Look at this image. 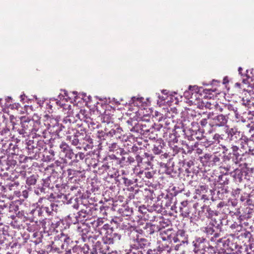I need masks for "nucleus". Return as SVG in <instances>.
<instances>
[{
  "label": "nucleus",
  "instance_id": "f257e3e1",
  "mask_svg": "<svg viewBox=\"0 0 254 254\" xmlns=\"http://www.w3.org/2000/svg\"><path fill=\"white\" fill-rule=\"evenodd\" d=\"M100 234H104L103 241L105 247L107 248L106 244H113L119 242L121 236L119 234L114 232L112 228L108 224H104L101 228Z\"/></svg>",
  "mask_w": 254,
  "mask_h": 254
},
{
  "label": "nucleus",
  "instance_id": "f03ea898",
  "mask_svg": "<svg viewBox=\"0 0 254 254\" xmlns=\"http://www.w3.org/2000/svg\"><path fill=\"white\" fill-rule=\"evenodd\" d=\"M129 238L130 245L134 249H142L148 244L147 240L135 229L130 231Z\"/></svg>",
  "mask_w": 254,
  "mask_h": 254
},
{
  "label": "nucleus",
  "instance_id": "7ed1b4c3",
  "mask_svg": "<svg viewBox=\"0 0 254 254\" xmlns=\"http://www.w3.org/2000/svg\"><path fill=\"white\" fill-rule=\"evenodd\" d=\"M69 241V238L63 233L58 235L52 242L50 247L51 251L53 252H57L59 254L62 253L64 249L65 243L67 244Z\"/></svg>",
  "mask_w": 254,
  "mask_h": 254
},
{
  "label": "nucleus",
  "instance_id": "20e7f679",
  "mask_svg": "<svg viewBox=\"0 0 254 254\" xmlns=\"http://www.w3.org/2000/svg\"><path fill=\"white\" fill-rule=\"evenodd\" d=\"M213 116L212 113H208L207 114V117L210 120L209 125L212 127H220L227 126V123L228 122V118L227 116H224L222 114Z\"/></svg>",
  "mask_w": 254,
  "mask_h": 254
},
{
  "label": "nucleus",
  "instance_id": "39448f33",
  "mask_svg": "<svg viewBox=\"0 0 254 254\" xmlns=\"http://www.w3.org/2000/svg\"><path fill=\"white\" fill-rule=\"evenodd\" d=\"M33 120H28L23 121L21 123L20 128H18V131L20 134L28 135L32 133V124L33 123Z\"/></svg>",
  "mask_w": 254,
  "mask_h": 254
},
{
  "label": "nucleus",
  "instance_id": "423d86ee",
  "mask_svg": "<svg viewBox=\"0 0 254 254\" xmlns=\"http://www.w3.org/2000/svg\"><path fill=\"white\" fill-rule=\"evenodd\" d=\"M224 129L228 137L230 140L236 141L239 138H240V131H238L236 127L230 128L228 126H226Z\"/></svg>",
  "mask_w": 254,
  "mask_h": 254
},
{
  "label": "nucleus",
  "instance_id": "0eeeda50",
  "mask_svg": "<svg viewBox=\"0 0 254 254\" xmlns=\"http://www.w3.org/2000/svg\"><path fill=\"white\" fill-rule=\"evenodd\" d=\"M207 242L202 238H197L193 242V251L195 253L205 251Z\"/></svg>",
  "mask_w": 254,
  "mask_h": 254
},
{
  "label": "nucleus",
  "instance_id": "6e6552de",
  "mask_svg": "<svg viewBox=\"0 0 254 254\" xmlns=\"http://www.w3.org/2000/svg\"><path fill=\"white\" fill-rule=\"evenodd\" d=\"M172 241H163L159 240L158 241L157 249L159 252H166L167 253H170L172 251Z\"/></svg>",
  "mask_w": 254,
  "mask_h": 254
},
{
  "label": "nucleus",
  "instance_id": "1a4fd4ad",
  "mask_svg": "<svg viewBox=\"0 0 254 254\" xmlns=\"http://www.w3.org/2000/svg\"><path fill=\"white\" fill-rule=\"evenodd\" d=\"M173 242L175 243L179 242L180 245L187 243L188 238L186 236L185 232L184 230H179L177 233H174Z\"/></svg>",
  "mask_w": 254,
  "mask_h": 254
},
{
  "label": "nucleus",
  "instance_id": "9d476101",
  "mask_svg": "<svg viewBox=\"0 0 254 254\" xmlns=\"http://www.w3.org/2000/svg\"><path fill=\"white\" fill-rule=\"evenodd\" d=\"M174 232L171 229L162 230L160 231L159 237L161 240L173 241Z\"/></svg>",
  "mask_w": 254,
  "mask_h": 254
},
{
  "label": "nucleus",
  "instance_id": "9b49d317",
  "mask_svg": "<svg viewBox=\"0 0 254 254\" xmlns=\"http://www.w3.org/2000/svg\"><path fill=\"white\" fill-rule=\"evenodd\" d=\"M62 125L59 124L56 120H54L52 124H49L48 129L50 132L59 136V133L62 129Z\"/></svg>",
  "mask_w": 254,
  "mask_h": 254
},
{
  "label": "nucleus",
  "instance_id": "f8f14e48",
  "mask_svg": "<svg viewBox=\"0 0 254 254\" xmlns=\"http://www.w3.org/2000/svg\"><path fill=\"white\" fill-rule=\"evenodd\" d=\"M199 88L197 86H190L189 90L185 92V96L188 98H193V96L197 98V95L199 92Z\"/></svg>",
  "mask_w": 254,
  "mask_h": 254
},
{
  "label": "nucleus",
  "instance_id": "ddd939ff",
  "mask_svg": "<svg viewBox=\"0 0 254 254\" xmlns=\"http://www.w3.org/2000/svg\"><path fill=\"white\" fill-rule=\"evenodd\" d=\"M33 124H32V133H35L38 136H41L44 133V129L40 126V123L38 121L33 120Z\"/></svg>",
  "mask_w": 254,
  "mask_h": 254
},
{
  "label": "nucleus",
  "instance_id": "4468645a",
  "mask_svg": "<svg viewBox=\"0 0 254 254\" xmlns=\"http://www.w3.org/2000/svg\"><path fill=\"white\" fill-rule=\"evenodd\" d=\"M213 212V211H211L209 207L203 206L201 207V210L198 211V218L202 220L204 218L205 216L209 217Z\"/></svg>",
  "mask_w": 254,
  "mask_h": 254
},
{
  "label": "nucleus",
  "instance_id": "2eb2a0df",
  "mask_svg": "<svg viewBox=\"0 0 254 254\" xmlns=\"http://www.w3.org/2000/svg\"><path fill=\"white\" fill-rule=\"evenodd\" d=\"M149 155L147 153H144L142 156L136 155L135 158L137 162V165L140 166L143 163H146L148 165H150V162L149 161Z\"/></svg>",
  "mask_w": 254,
  "mask_h": 254
},
{
  "label": "nucleus",
  "instance_id": "dca6fc26",
  "mask_svg": "<svg viewBox=\"0 0 254 254\" xmlns=\"http://www.w3.org/2000/svg\"><path fill=\"white\" fill-rule=\"evenodd\" d=\"M237 230L240 233V235L238 236V239L240 240L245 239L246 240L249 241L251 236V234L249 232L247 231L245 229H242V227L239 225H237Z\"/></svg>",
  "mask_w": 254,
  "mask_h": 254
},
{
  "label": "nucleus",
  "instance_id": "f3484780",
  "mask_svg": "<svg viewBox=\"0 0 254 254\" xmlns=\"http://www.w3.org/2000/svg\"><path fill=\"white\" fill-rule=\"evenodd\" d=\"M44 201L46 204H49L50 206H42L47 213L50 214L52 211L56 210L57 205L55 203L51 202L49 200L46 198L41 199V201Z\"/></svg>",
  "mask_w": 254,
  "mask_h": 254
},
{
  "label": "nucleus",
  "instance_id": "a211bd4d",
  "mask_svg": "<svg viewBox=\"0 0 254 254\" xmlns=\"http://www.w3.org/2000/svg\"><path fill=\"white\" fill-rule=\"evenodd\" d=\"M164 146V143L162 140H157L154 144L152 149L153 153L155 154H160L163 152L162 149Z\"/></svg>",
  "mask_w": 254,
  "mask_h": 254
},
{
  "label": "nucleus",
  "instance_id": "6ab92c4d",
  "mask_svg": "<svg viewBox=\"0 0 254 254\" xmlns=\"http://www.w3.org/2000/svg\"><path fill=\"white\" fill-rule=\"evenodd\" d=\"M247 145L245 152L251 155H254V141L249 139L247 140Z\"/></svg>",
  "mask_w": 254,
  "mask_h": 254
},
{
  "label": "nucleus",
  "instance_id": "aec40b11",
  "mask_svg": "<svg viewBox=\"0 0 254 254\" xmlns=\"http://www.w3.org/2000/svg\"><path fill=\"white\" fill-rule=\"evenodd\" d=\"M98 251L103 253V254H107L106 252H104L103 251H101L98 242L95 245L92 246V248H90L89 254H97Z\"/></svg>",
  "mask_w": 254,
  "mask_h": 254
},
{
  "label": "nucleus",
  "instance_id": "412c9836",
  "mask_svg": "<svg viewBox=\"0 0 254 254\" xmlns=\"http://www.w3.org/2000/svg\"><path fill=\"white\" fill-rule=\"evenodd\" d=\"M102 121L104 123L109 124L113 122V118L112 116L109 113L108 111H106L103 114L102 117Z\"/></svg>",
  "mask_w": 254,
  "mask_h": 254
},
{
  "label": "nucleus",
  "instance_id": "4be33fe9",
  "mask_svg": "<svg viewBox=\"0 0 254 254\" xmlns=\"http://www.w3.org/2000/svg\"><path fill=\"white\" fill-rule=\"evenodd\" d=\"M224 107L225 109H227L230 112L233 113L236 119L239 118V115L237 111V108L234 107L233 105L230 104L225 105Z\"/></svg>",
  "mask_w": 254,
  "mask_h": 254
},
{
  "label": "nucleus",
  "instance_id": "5701e85b",
  "mask_svg": "<svg viewBox=\"0 0 254 254\" xmlns=\"http://www.w3.org/2000/svg\"><path fill=\"white\" fill-rule=\"evenodd\" d=\"M191 208L188 206L185 208H180L181 215L184 218H188L190 216Z\"/></svg>",
  "mask_w": 254,
  "mask_h": 254
},
{
  "label": "nucleus",
  "instance_id": "b1692460",
  "mask_svg": "<svg viewBox=\"0 0 254 254\" xmlns=\"http://www.w3.org/2000/svg\"><path fill=\"white\" fill-rule=\"evenodd\" d=\"M231 148L232 149L233 155L236 157V160L235 163H237L241 160V157H240L241 154L238 152L239 147L236 145H233Z\"/></svg>",
  "mask_w": 254,
  "mask_h": 254
},
{
  "label": "nucleus",
  "instance_id": "393cba45",
  "mask_svg": "<svg viewBox=\"0 0 254 254\" xmlns=\"http://www.w3.org/2000/svg\"><path fill=\"white\" fill-rule=\"evenodd\" d=\"M65 254H82V251L78 247H74L67 251Z\"/></svg>",
  "mask_w": 254,
  "mask_h": 254
},
{
  "label": "nucleus",
  "instance_id": "a878e982",
  "mask_svg": "<svg viewBox=\"0 0 254 254\" xmlns=\"http://www.w3.org/2000/svg\"><path fill=\"white\" fill-rule=\"evenodd\" d=\"M247 140L248 139L244 137H240L238 140V143L240 144L241 148L243 149L244 151H245L247 146Z\"/></svg>",
  "mask_w": 254,
  "mask_h": 254
},
{
  "label": "nucleus",
  "instance_id": "bb28decb",
  "mask_svg": "<svg viewBox=\"0 0 254 254\" xmlns=\"http://www.w3.org/2000/svg\"><path fill=\"white\" fill-rule=\"evenodd\" d=\"M206 192L207 189L205 186H201L195 190L196 194L199 195H201L202 193H205Z\"/></svg>",
  "mask_w": 254,
  "mask_h": 254
},
{
  "label": "nucleus",
  "instance_id": "cd10ccee",
  "mask_svg": "<svg viewBox=\"0 0 254 254\" xmlns=\"http://www.w3.org/2000/svg\"><path fill=\"white\" fill-rule=\"evenodd\" d=\"M143 100V98H136L135 97H133L131 98V100L130 101V103L133 104L134 106H139V103H141L142 102V100Z\"/></svg>",
  "mask_w": 254,
  "mask_h": 254
},
{
  "label": "nucleus",
  "instance_id": "c85d7f7f",
  "mask_svg": "<svg viewBox=\"0 0 254 254\" xmlns=\"http://www.w3.org/2000/svg\"><path fill=\"white\" fill-rule=\"evenodd\" d=\"M67 138L71 141L72 144L75 146L78 145L79 140L76 135L68 136Z\"/></svg>",
  "mask_w": 254,
  "mask_h": 254
},
{
  "label": "nucleus",
  "instance_id": "c756f323",
  "mask_svg": "<svg viewBox=\"0 0 254 254\" xmlns=\"http://www.w3.org/2000/svg\"><path fill=\"white\" fill-rule=\"evenodd\" d=\"M26 183L29 185H35L36 183V179L34 176H31L27 179Z\"/></svg>",
  "mask_w": 254,
  "mask_h": 254
},
{
  "label": "nucleus",
  "instance_id": "7c9ffc66",
  "mask_svg": "<svg viewBox=\"0 0 254 254\" xmlns=\"http://www.w3.org/2000/svg\"><path fill=\"white\" fill-rule=\"evenodd\" d=\"M60 147L62 151H63L64 153L66 152L67 151H68L70 148H69V146L65 142H62L60 145Z\"/></svg>",
  "mask_w": 254,
  "mask_h": 254
},
{
  "label": "nucleus",
  "instance_id": "2f4dec72",
  "mask_svg": "<svg viewBox=\"0 0 254 254\" xmlns=\"http://www.w3.org/2000/svg\"><path fill=\"white\" fill-rule=\"evenodd\" d=\"M204 231L207 235H212L214 232V227L213 226H207L205 228Z\"/></svg>",
  "mask_w": 254,
  "mask_h": 254
},
{
  "label": "nucleus",
  "instance_id": "473e14b6",
  "mask_svg": "<svg viewBox=\"0 0 254 254\" xmlns=\"http://www.w3.org/2000/svg\"><path fill=\"white\" fill-rule=\"evenodd\" d=\"M191 149L194 150H196V152L198 155L201 154L202 153L203 150L202 149L198 147V143H195L193 146L191 147Z\"/></svg>",
  "mask_w": 254,
  "mask_h": 254
},
{
  "label": "nucleus",
  "instance_id": "72a5a7b5",
  "mask_svg": "<svg viewBox=\"0 0 254 254\" xmlns=\"http://www.w3.org/2000/svg\"><path fill=\"white\" fill-rule=\"evenodd\" d=\"M90 248L89 245L84 244L82 248L81 249L82 253L83 252L84 254H89Z\"/></svg>",
  "mask_w": 254,
  "mask_h": 254
},
{
  "label": "nucleus",
  "instance_id": "f704fd0d",
  "mask_svg": "<svg viewBox=\"0 0 254 254\" xmlns=\"http://www.w3.org/2000/svg\"><path fill=\"white\" fill-rule=\"evenodd\" d=\"M215 104V102H214V101H212V102H207L205 104V107L206 108L213 109H214Z\"/></svg>",
  "mask_w": 254,
  "mask_h": 254
},
{
  "label": "nucleus",
  "instance_id": "c9c22d12",
  "mask_svg": "<svg viewBox=\"0 0 254 254\" xmlns=\"http://www.w3.org/2000/svg\"><path fill=\"white\" fill-rule=\"evenodd\" d=\"M65 157L68 159H72L74 155V153L71 149H70L68 151L65 152Z\"/></svg>",
  "mask_w": 254,
  "mask_h": 254
},
{
  "label": "nucleus",
  "instance_id": "e433bc0d",
  "mask_svg": "<svg viewBox=\"0 0 254 254\" xmlns=\"http://www.w3.org/2000/svg\"><path fill=\"white\" fill-rule=\"evenodd\" d=\"M85 110H81L80 111V112L79 114H77L76 116L78 117V118L79 119H80V120H83L85 118V115H84V113H85Z\"/></svg>",
  "mask_w": 254,
  "mask_h": 254
},
{
  "label": "nucleus",
  "instance_id": "4c0bfd02",
  "mask_svg": "<svg viewBox=\"0 0 254 254\" xmlns=\"http://www.w3.org/2000/svg\"><path fill=\"white\" fill-rule=\"evenodd\" d=\"M48 223L49 224H51L52 229H53V230H55V228H57L60 224V221H57V222H56L55 223H54V222H52V221H49Z\"/></svg>",
  "mask_w": 254,
  "mask_h": 254
},
{
  "label": "nucleus",
  "instance_id": "58836bf2",
  "mask_svg": "<svg viewBox=\"0 0 254 254\" xmlns=\"http://www.w3.org/2000/svg\"><path fill=\"white\" fill-rule=\"evenodd\" d=\"M214 109H215L216 111L222 112L223 111V109L222 107H221L218 104L215 102V106L214 107Z\"/></svg>",
  "mask_w": 254,
  "mask_h": 254
},
{
  "label": "nucleus",
  "instance_id": "ea45409f",
  "mask_svg": "<svg viewBox=\"0 0 254 254\" xmlns=\"http://www.w3.org/2000/svg\"><path fill=\"white\" fill-rule=\"evenodd\" d=\"M9 203H4L3 201L0 200V208L1 209H3L4 208H6L8 206Z\"/></svg>",
  "mask_w": 254,
  "mask_h": 254
},
{
  "label": "nucleus",
  "instance_id": "a19ab883",
  "mask_svg": "<svg viewBox=\"0 0 254 254\" xmlns=\"http://www.w3.org/2000/svg\"><path fill=\"white\" fill-rule=\"evenodd\" d=\"M200 124L202 127H205L207 124V119L206 118L202 119L200 121Z\"/></svg>",
  "mask_w": 254,
  "mask_h": 254
},
{
  "label": "nucleus",
  "instance_id": "79ce46f5",
  "mask_svg": "<svg viewBox=\"0 0 254 254\" xmlns=\"http://www.w3.org/2000/svg\"><path fill=\"white\" fill-rule=\"evenodd\" d=\"M188 206V202L187 201H184L181 202L180 208H185Z\"/></svg>",
  "mask_w": 254,
  "mask_h": 254
},
{
  "label": "nucleus",
  "instance_id": "37998d69",
  "mask_svg": "<svg viewBox=\"0 0 254 254\" xmlns=\"http://www.w3.org/2000/svg\"><path fill=\"white\" fill-rule=\"evenodd\" d=\"M213 139L215 140L219 141L220 139H222V137L221 136V135L219 134L216 133L214 134L213 136Z\"/></svg>",
  "mask_w": 254,
  "mask_h": 254
},
{
  "label": "nucleus",
  "instance_id": "c03bdc74",
  "mask_svg": "<svg viewBox=\"0 0 254 254\" xmlns=\"http://www.w3.org/2000/svg\"><path fill=\"white\" fill-rule=\"evenodd\" d=\"M134 161V159L133 157H132L131 156H128L127 157V162H128L129 163L131 164V163L133 162Z\"/></svg>",
  "mask_w": 254,
  "mask_h": 254
},
{
  "label": "nucleus",
  "instance_id": "a18cd8bd",
  "mask_svg": "<svg viewBox=\"0 0 254 254\" xmlns=\"http://www.w3.org/2000/svg\"><path fill=\"white\" fill-rule=\"evenodd\" d=\"M200 197H201V199H203L204 200H208V198L207 197V196H206V195H205L204 193H202L201 195H200Z\"/></svg>",
  "mask_w": 254,
  "mask_h": 254
},
{
  "label": "nucleus",
  "instance_id": "49530a36",
  "mask_svg": "<svg viewBox=\"0 0 254 254\" xmlns=\"http://www.w3.org/2000/svg\"><path fill=\"white\" fill-rule=\"evenodd\" d=\"M145 176L147 178H150L152 177L151 173L150 172H145Z\"/></svg>",
  "mask_w": 254,
  "mask_h": 254
},
{
  "label": "nucleus",
  "instance_id": "de8ad7c7",
  "mask_svg": "<svg viewBox=\"0 0 254 254\" xmlns=\"http://www.w3.org/2000/svg\"><path fill=\"white\" fill-rule=\"evenodd\" d=\"M96 223H97L96 226L97 227H99L101 226V223H103V222H102V220L98 219Z\"/></svg>",
  "mask_w": 254,
  "mask_h": 254
},
{
  "label": "nucleus",
  "instance_id": "09e8293b",
  "mask_svg": "<svg viewBox=\"0 0 254 254\" xmlns=\"http://www.w3.org/2000/svg\"><path fill=\"white\" fill-rule=\"evenodd\" d=\"M116 131L115 129H111L109 133L112 136L115 134Z\"/></svg>",
  "mask_w": 254,
  "mask_h": 254
},
{
  "label": "nucleus",
  "instance_id": "8fccbe9b",
  "mask_svg": "<svg viewBox=\"0 0 254 254\" xmlns=\"http://www.w3.org/2000/svg\"><path fill=\"white\" fill-rule=\"evenodd\" d=\"M240 190L239 189H237V190H235L234 191V193H235L236 194H239L240 193Z\"/></svg>",
  "mask_w": 254,
  "mask_h": 254
},
{
  "label": "nucleus",
  "instance_id": "3c124183",
  "mask_svg": "<svg viewBox=\"0 0 254 254\" xmlns=\"http://www.w3.org/2000/svg\"><path fill=\"white\" fill-rule=\"evenodd\" d=\"M151 227H152V226L150 224H146L144 228L145 229H147L148 228H151Z\"/></svg>",
  "mask_w": 254,
  "mask_h": 254
},
{
  "label": "nucleus",
  "instance_id": "603ef678",
  "mask_svg": "<svg viewBox=\"0 0 254 254\" xmlns=\"http://www.w3.org/2000/svg\"><path fill=\"white\" fill-rule=\"evenodd\" d=\"M180 244H178V245H177L175 247V249L176 250H178L179 249V246H180Z\"/></svg>",
  "mask_w": 254,
  "mask_h": 254
},
{
  "label": "nucleus",
  "instance_id": "864d4df0",
  "mask_svg": "<svg viewBox=\"0 0 254 254\" xmlns=\"http://www.w3.org/2000/svg\"><path fill=\"white\" fill-rule=\"evenodd\" d=\"M50 153H51V154L53 156H54L55 154H54V151L53 150H50Z\"/></svg>",
  "mask_w": 254,
  "mask_h": 254
},
{
  "label": "nucleus",
  "instance_id": "5fc2aeb1",
  "mask_svg": "<svg viewBox=\"0 0 254 254\" xmlns=\"http://www.w3.org/2000/svg\"><path fill=\"white\" fill-rule=\"evenodd\" d=\"M162 100L165 101L167 99L166 97L163 96L161 98L159 97Z\"/></svg>",
  "mask_w": 254,
  "mask_h": 254
},
{
  "label": "nucleus",
  "instance_id": "6e6d98bb",
  "mask_svg": "<svg viewBox=\"0 0 254 254\" xmlns=\"http://www.w3.org/2000/svg\"><path fill=\"white\" fill-rule=\"evenodd\" d=\"M162 93L165 94V95H167V94H168L166 90H163L162 91Z\"/></svg>",
  "mask_w": 254,
  "mask_h": 254
},
{
  "label": "nucleus",
  "instance_id": "4d7b16f0",
  "mask_svg": "<svg viewBox=\"0 0 254 254\" xmlns=\"http://www.w3.org/2000/svg\"><path fill=\"white\" fill-rule=\"evenodd\" d=\"M242 70V68L241 67H239V69H238V71H239V72L240 74L241 73V70Z\"/></svg>",
  "mask_w": 254,
  "mask_h": 254
},
{
  "label": "nucleus",
  "instance_id": "13d9d810",
  "mask_svg": "<svg viewBox=\"0 0 254 254\" xmlns=\"http://www.w3.org/2000/svg\"><path fill=\"white\" fill-rule=\"evenodd\" d=\"M126 254H134V253L133 252H130L126 253Z\"/></svg>",
  "mask_w": 254,
  "mask_h": 254
},
{
  "label": "nucleus",
  "instance_id": "bf43d9fd",
  "mask_svg": "<svg viewBox=\"0 0 254 254\" xmlns=\"http://www.w3.org/2000/svg\"><path fill=\"white\" fill-rule=\"evenodd\" d=\"M209 156V154H205V155L204 156V158L208 157Z\"/></svg>",
  "mask_w": 254,
  "mask_h": 254
},
{
  "label": "nucleus",
  "instance_id": "052dcab7",
  "mask_svg": "<svg viewBox=\"0 0 254 254\" xmlns=\"http://www.w3.org/2000/svg\"><path fill=\"white\" fill-rule=\"evenodd\" d=\"M23 212H21L20 216L24 215V214H22ZM18 215L20 216V212H18Z\"/></svg>",
  "mask_w": 254,
  "mask_h": 254
},
{
  "label": "nucleus",
  "instance_id": "680f3d73",
  "mask_svg": "<svg viewBox=\"0 0 254 254\" xmlns=\"http://www.w3.org/2000/svg\"><path fill=\"white\" fill-rule=\"evenodd\" d=\"M228 171H231V169L230 168V167L227 168Z\"/></svg>",
  "mask_w": 254,
  "mask_h": 254
},
{
  "label": "nucleus",
  "instance_id": "e2e57ef3",
  "mask_svg": "<svg viewBox=\"0 0 254 254\" xmlns=\"http://www.w3.org/2000/svg\"><path fill=\"white\" fill-rule=\"evenodd\" d=\"M233 226H235V224H233V225H232V228H233Z\"/></svg>",
  "mask_w": 254,
  "mask_h": 254
},
{
  "label": "nucleus",
  "instance_id": "0e129e2a",
  "mask_svg": "<svg viewBox=\"0 0 254 254\" xmlns=\"http://www.w3.org/2000/svg\"><path fill=\"white\" fill-rule=\"evenodd\" d=\"M153 232V231H151L149 232V233H150V234H152Z\"/></svg>",
  "mask_w": 254,
  "mask_h": 254
},
{
  "label": "nucleus",
  "instance_id": "69168bd1",
  "mask_svg": "<svg viewBox=\"0 0 254 254\" xmlns=\"http://www.w3.org/2000/svg\"><path fill=\"white\" fill-rule=\"evenodd\" d=\"M128 228V226L126 225V228Z\"/></svg>",
  "mask_w": 254,
  "mask_h": 254
},
{
  "label": "nucleus",
  "instance_id": "338daca9",
  "mask_svg": "<svg viewBox=\"0 0 254 254\" xmlns=\"http://www.w3.org/2000/svg\"><path fill=\"white\" fill-rule=\"evenodd\" d=\"M241 200H242V201H244L243 198H241Z\"/></svg>",
  "mask_w": 254,
  "mask_h": 254
},
{
  "label": "nucleus",
  "instance_id": "774afa93",
  "mask_svg": "<svg viewBox=\"0 0 254 254\" xmlns=\"http://www.w3.org/2000/svg\"><path fill=\"white\" fill-rule=\"evenodd\" d=\"M241 200H242V201H244L243 198H241Z\"/></svg>",
  "mask_w": 254,
  "mask_h": 254
}]
</instances>
